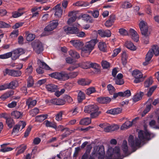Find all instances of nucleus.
<instances>
[{
    "instance_id": "obj_12",
    "label": "nucleus",
    "mask_w": 159,
    "mask_h": 159,
    "mask_svg": "<svg viewBox=\"0 0 159 159\" xmlns=\"http://www.w3.org/2000/svg\"><path fill=\"white\" fill-rule=\"evenodd\" d=\"M98 109V107L95 104L85 106L84 111L85 112L88 113H93L94 111H97Z\"/></svg>"
},
{
    "instance_id": "obj_13",
    "label": "nucleus",
    "mask_w": 159,
    "mask_h": 159,
    "mask_svg": "<svg viewBox=\"0 0 159 159\" xmlns=\"http://www.w3.org/2000/svg\"><path fill=\"white\" fill-rule=\"evenodd\" d=\"M5 73L6 74L14 77L19 76L21 75L20 71L14 70L6 69L5 70Z\"/></svg>"
},
{
    "instance_id": "obj_44",
    "label": "nucleus",
    "mask_w": 159,
    "mask_h": 159,
    "mask_svg": "<svg viewBox=\"0 0 159 159\" xmlns=\"http://www.w3.org/2000/svg\"><path fill=\"white\" fill-rule=\"evenodd\" d=\"M152 78L150 77L146 80L144 82V86L145 87L148 88L152 84Z\"/></svg>"
},
{
    "instance_id": "obj_38",
    "label": "nucleus",
    "mask_w": 159,
    "mask_h": 159,
    "mask_svg": "<svg viewBox=\"0 0 159 159\" xmlns=\"http://www.w3.org/2000/svg\"><path fill=\"white\" fill-rule=\"evenodd\" d=\"M91 122V119L89 118L86 117L82 119L80 122V123L82 125H87L90 124Z\"/></svg>"
},
{
    "instance_id": "obj_28",
    "label": "nucleus",
    "mask_w": 159,
    "mask_h": 159,
    "mask_svg": "<svg viewBox=\"0 0 159 159\" xmlns=\"http://www.w3.org/2000/svg\"><path fill=\"white\" fill-rule=\"evenodd\" d=\"M46 89L48 91L53 92L57 90V86L55 85L51 84L47 85Z\"/></svg>"
},
{
    "instance_id": "obj_26",
    "label": "nucleus",
    "mask_w": 159,
    "mask_h": 159,
    "mask_svg": "<svg viewBox=\"0 0 159 159\" xmlns=\"http://www.w3.org/2000/svg\"><path fill=\"white\" fill-rule=\"evenodd\" d=\"M24 9V8H19L17 11H13L12 13V17L14 18H16L22 16L23 12L21 11H20Z\"/></svg>"
},
{
    "instance_id": "obj_41",
    "label": "nucleus",
    "mask_w": 159,
    "mask_h": 159,
    "mask_svg": "<svg viewBox=\"0 0 159 159\" xmlns=\"http://www.w3.org/2000/svg\"><path fill=\"white\" fill-rule=\"evenodd\" d=\"M16 49L13 51L11 52V58L12 60H15L19 58L20 55H19L18 52L16 51Z\"/></svg>"
},
{
    "instance_id": "obj_23",
    "label": "nucleus",
    "mask_w": 159,
    "mask_h": 159,
    "mask_svg": "<svg viewBox=\"0 0 159 159\" xmlns=\"http://www.w3.org/2000/svg\"><path fill=\"white\" fill-rule=\"evenodd\" d=\"M122 111L121 108H117L111 109L108 110L107 113L113 115H116L120 113Z\"/></svg>"
},
{
    "instance_id": "obj_35",
    "label": "nucleus",
    "mask_w": 159,
    "mask_h": 159,
    "mask_svg": "<svg viewBox=\"0 0 159 159\" xmlns=\"http://www.w3.org/2000/svg\"><path fill=\"white\" fill-rule=\"evenodd\" d=\"M122 148L124 153L126 155H128V147L127 146V142L126 140H124L123 142Z\"/></svg>"
},
{
    "instance_id": "obj_58",
    "label": "nucleus",
    "mask_w": 159,
    "mask_h": 159,
    "mask_svg": "<svg viewBox=\"0 0 159 159\" xmlns=\"http://www.w3.org/2000/svg\"><path fill=\"white\" fill-rule=\"evenodd\" d=\"M59 130L61 131L62 132L65 131L66 132V134H69V129L67 128H64L63 127V126L62 125H59L58 127Z\"/></svg>"
},
{
    "instance_id": "obj_29",
    "label": "nucleus",
    "mask_w": 159,
    "mask_h": 159,
    "mask_svg": "<svg viewBox=\"0 0 159 159\" xmlns=\"http://www.w3.org/2000/svg\"><path fill=\"white\" fill-rule=\"evenodd\" d=\"M132 7V4L129 2H122L120 5V7L124 9H127Z\"/></svg>"
},
{
    "instance_id": "obj_62",
    "label": "nucleus",
    "mask_w": 159,
    "mask_h": 159,
    "mask_svg": "<svg viewBox=\"0 0 159 159\" xmlns=\"http://www.w3.org/2000/svg\"><path fill=\"white\" fill-rule=\"evenodd\" d=\"M156 88V87L155 86H153L150 88L147 93V96H150Z\"/></svg>"
},
{
    "instance_id": "obj_10",
    "label": "nucleus",
    "mask_w": 159,
    "mask_h": 159,
    "mask_svg": "<svg viewBox=\"0 0 159 159\" xmlns=\"http://www.w3.org/2000/svg\"><path fill=\"white\" fill-rule=\"evenodd\" d=\"M33 49L37 54H39L43 50V47L42 43L39 41H36L32 44Z\"/></svg>"
},
{
    "instance_id": "obj_8",
    "label": "nucleus",
    "mask_w": 159,
    "mask_h": 159,
    "mask_svg": "<svg viewBox=\"0 0 159 159\" xmlns=\"http://www.w3.org/2000/svg\"><path fill=\"white\" fill-rule=\"evenodd\" d=\"M132 76L135 78L134 82L138 83L140 82L143 80V75L142 73L138 70H134L132 73Z\"/></svg>"
},
{
    "instance_id": "obj_64",
    "label": "nucleus",
    "mask_w": 159,
    "mask_h": 159,
    "mask_svg": "<svg viewBox=\"0 0 159 159\" xmlns=\"http://www.w3.org/2000/svg\"><path fill=\"white\" fill-rule=\"evenodd\" d=\"M120 34L122 35H126L128 34V31L123 28H120L119 31Z\"/></svg>"
},
{
    "instance_id": "obj_4",
    "label": "nucleus",
    "mask_w": 159,
    "mask_h": 159,
    "mask_svg": "<svg viewBox=\"0 0 159 159\" xmlns=\"http://www.w3.org/2000/svg\"><path fill=\"white\" fill-rule=\"evenodd\" d=\"M97 42L96 39H93L86 42L81 48V54L83 57L89 55L94 49L96 43Z\"/></svg>"
},
{
    "instance_id": "obj_40",
    "label": "nucleus",
    "mask_w": 159,
    "mask_h": 159,
    "mask_svg": "<svg viewBox=\"0 0 159 159\" xmlns=\"http://www.w3.org/2000/svg\"><path fill=\"white\" fill-rule=\"evenodd\" d=\"M85 98L84 93L81 91H80L78 94V100L79 102H81Z\"/></svg>"
},
{
    "instance_id": "obj_57",
    "label": "nucleus",
    "mask_w": 159,
    "mask_h": 159,
    "mask_svg": "<svg viewBox=\"0 0 159 159\" xmlns=\"http://www.w3.org/2000/svg\"><path fill=\"white\" fill-rule=\"evenodd\" d=\"M96 91L95 89L93 87H90L87 89L86 90V93L88 95H90L93 93H94Z\"/></svg>"
},
{
    "instance_id": "obj_25",
    "label": "nucleus",
    "mask_w": 159,
    "mask_h": 159,
    "mask_svg": "<svg viewBox=\"0 0 159 159\" xmlns=\"http://www.w3.org/2000/svg\"><path fill=\"white\" fill-rule=\"evenodd\" d=\"M153 56V54L152 52L149 51L147 54L145 58V61L143 62V65L146 66L148 64L149 61L150 60Z\"/></svg>"
},
{
    "instance_id": "obj_27",
    "label": "nucleus",
    "mask_w": 159,
    "mask_h": 159,
    "mask_svg": "<svg viewBox=\"0 0 159 159\" xmlns=\"http://www.w3.org/2000/svg\"><path fill=\"white\" fill-rule=\"evenodd\" d=\"M125 46L128 49L134 51L135 50L136 48L133 43L130 41H127L125 43Z\"/></svg>"
},
{
    "instance_id": "obj_21",
    "label": "nucleus",
    "mask_w": 159,
    "mask_h": 159,
    "mask_svg": "<svg viewBox=\"0 0 159 159\" xmlns=\"http://www.w3.org/2000/svg\"><path fill=\"white\" fill-rule=\"evenodd\" d=\"M22 112L15 111L11 113V115L13 118L16 119H21L23 116Z\"/></svg>"
},
{
    "instance_id": "obj_5",
    "label": "nucleus",
    "mask_w": 159,
    "mask_h": 159,
    "mask_svg": "<svg viewBox=\"0 0 159 159\" xmlns=\"http://www.w3.org/2000/svg\"><path fill=\"white\" fill-rule=\"evenodd\" d=\"M79 24H76L75 25L76 27L65 26L64 27V30L66 34H75L79 37L83 38L85 37V34L84 32L79 31V29L77 27H79Z\"/></svg>"
},
{
    "instance_id": "obj_48",
    "label": "nucleus",
    "mask_w": 159,
    "mask_h": 159,
    "mask_svg": "<svg viewBox=\"0 0 159 159\" xmlns=\"http://www.w3.org/2000/svg\"><path fill=\"white\" fill-rule=\"evenodd\" d=\"M11 52H8L6 53L0 55V59H7L11 56Z\"/></svg>"
},
{
    "instance_id": "obj_46",
    "label": "nucleus",
    "mask_w": 159,
    "mask_h": 159,
    "mask_svg": "<svg viewBox=\"0 0 159 159\" xmlns=\"http://www.w3.org/2000/svg\"><path fill=\"white\" fill-rule=\"evenodd\" d=\"M34 84V81L32 77L29 76L27 80V87L28 88L32 87Z\"/></svg>"
},
{
    "instance_id": "obj_60",
    "label": "nucleus",
    "mask_w": 159,
    "mask_h": 159,
    "mask_svg": "<svg viewBox=\"0 0 159 159\" xmlns=\"http://www.w3.org/2000/svg\"><path fill=\"white\" fill-rule=\"evenodd\" d=\"M18 30H15L12 31L10 34V37L14 39L16 38L18 35Z\"/></svg>"
},
{
    "instance_id": "obj_6",
    "label": "nucleus",
    "mask_w": 159,
    "mask_h": 159,
    "mask_svg": "<svg viewBox=\"0 0 159 159\" xmlns=\"http://www.w3.org/2000/svg\"><path fill=\"white\" fill-rule=\"evenodd\" d=\"M107 155H108V157L111 159L114 157H117L118 159H122L119 158L121 155L120 149L118 147H116L113 148L111 147H109Z\"/></svg>"
},
{
    "instance_id": "obj_43",
    "label": "nucleus",
    "mask_w": 159,
    "mask_h": 159,
    "mask_svg": "<svg viewBox=\"0 0 159 159\" xmlns=\"http://www.w3.org/2000/svg\"><path fill=\"white\" fill-rule=\"evenodd\" d=\"M127 55L125 52H123L121 56V60L123 65H125L127 62Z\"/></svg>"
},
{
    "instance_id": "obj_45",
    "label": "nucleus",
    "mask_w": 159,
    "mask_h": 159,
    "mask_svg": "<svg viewBox=\"0 0 159 159\" xmlns=\"http://www.w3.org/2000/svg\"><path fill=\"white\" fill-rule=\"evenodd\" d=\"M46 126L47 127H50L56 129L57 126L53 123L49 121L48 120H46L44 121Z\"/></svg>"
},
{
    "instance_id": "obj_3",
    "label": "nucleus",
    "mask_w": 159,
    "mask_h": 159,
    "mask_svg": "<svg viewBox=\"0 0 159 159\" xmlns=\"http://www.w3.org/2000/svg\"><path fill=\"white\" fill-rule=\"evenodd\" d=\"M79 74L78 71H74L67 74L65 71L61 72H56L50 75L51 77L58 79L60 81H65L69 79H73L76 78Z\"/></svg>"
},
{
    "instance_id": "obj_37",
    "label": "nucleus",
    "mask_w": 159,
    "mask_h": 159,
    "mask_svg": "<svg viewBox=\"0 0 159 159\" xmlns=\"http://www.w3.org/2000/svg\"><path fill=\"white\" fill-rule=\"evenodd\" d=\"M98 47L100 50L103 52L106 51L107 45L104 42H99L98 44Z\"/></svg>"
},
{
    "instance_id": "obj_34",
    "label": "nucleus",
    "mask_w": 159,
    "mask_h": 159,
    "mask_svg": "<svg viewBox=\"0 0 159 159\" xmlns=\"http://www.w3.org/2000/svg\"><path fill=\"white\" fill-rule=\"evenodd\" d=\"M143 95V92H140L139 93H137L133 98V101L136 102L142 99Z\"/></svg>"
},
{
    "instance_id": "obj_51",
    "label": "nucleus",
    "mask_w": 159,
    "mask_h": 159,
    "mask_svg": "<svg viewBox=\"0 0 159 159\" xmlns=\"http://www.w3.org/2000/svg\"><path fill=\"white\" fill-rule=\"evenodd\" d=\"M21 148L20 149L18 150L16 153L17 155L23 153L26 149V146L25 145H20L17 148Z\"/></svg>"
},
{
    "instance_id": "obj_42",
    "label": "nucleus",
    "mask_w": 159,
    "mask_h": 159,
    "mask_svg": "<svg viewBox=\"0 0 159 159\" xmlns=\"http://www.w3.org/2000/svg\"><path fill=\"white\" fill-rule=\"evenodd\" d=\"M78 64H79V67L85 69L89 68L90 66V63L88 62H82Z\"/></svg>"
},
{
    "instance_id": "obj_22",
    "label": "nucleus",
    "mask_w": 159,
    "mask_h": 159,
    "mask_svg": "<svg viewBox=\"0 0 159 159\" xmlns=\"http://www.w3.org/2000/svg\"><path fill=\"white\" fill-rule=\"evenodd\" d=\"M37 101L35 100H32L31 98H29L26 101V103L28 108H32L35 105Z\"/></svg>"
},
{
    "instance_id": "obj_15",
    "label": "nucleus",
    "mask_w": 159,
    "mask_h": 159,
    "mask_svg": "<svg viewBox=\"0 0 159 159\" xmlns=\"http://www.w3.org/2000/svg\"><path fill=\"white\" fill-rule=\"evenodd\" d=\"M138 117H136L131 122L129 121H126L123 124L121 125L120 129L121 130H124L127 129L131 127L132 125L133 122L136 120L138 119Z\"/></svg>"
},
{
    "instance_id": "obj_7",
    "label": "nucleus",
    "mask_w": 159,
    "mask_h": 159,
    "mask_svg": "<svg viewBox=\"0 0 159 159\" xmlns=\"http://www.w3.org/2000/svg\"><path fill=\"white\" fill-rule=\"evenodd\" d=\"M139 28L142 34L145 36H148L150 34L148 30L147 23L143 20L141 21L139 24Z\"/></svg>"
},
{
    "instance_id": "obj_50",
    "label": "nucleus",
    "mask_w": 159,
    "mask_h": 159,
    "mask_svg": "<svg viewBox=\"0 0 159 159\" xmlns=\"http://www.w3.org/2000/svg\"><path fill=\"white\" fill-rule=\"evenodd\" d=\"M73 5L77 6H82V7H86L88 6V4H87L84 3L83 2L81 1H79L77 2L73 3Z\"/></svg>"
},
{
    "instance_id": "obj_56",
    "label": "nucleus",
    "mask_w": 159,
    "mask_h": 159,
    "mask_svg": "<svg viewBox=\"0 0 159 159\" xmlns=\"http://www.w3.org/2000/svg\"><path fill=\"white\" fill-rule=\"evenodd\" d=\"M119 94L121 95V97H128L130 96L131 92L130 90H127L123 92H121V93H119Z\"/></svg>"
},
{
    "instance_id": "obj_30",
    "label": "nucleus",
    "mask_w": 159,
    "mask_h": 159,
    "mask_svg": "<svg viewBox=\"0 0 159 159\" xmlns=\"http://www.w3.org/2000/svg\"><path fill=\"white\" fill-rule=\"evenodd\" d=\"M151 51L153 54H154L156 56L159 54V47L157 45H153L151 50L149 51Z\"/></svg>"
},
{
    "instance_id": "obj_32",
    "label": "nucleus",
    "mask_w": 159,
    "mask_h": 159,
    "mask_svg": "<svg viewBox=\"0 0 159 159\" xmlns=\"http://www.w3.org/2000/svg\"><path fill=\"white\" fill-rule=\"evenodd\" d=\"M100 127L102 128L104 131L106 132L111 131V125L109 124H102L100 125Z\"/></svg>"
},
{
    "instance_id": "obj_61",
    "label": "nucleus",
    "mask_w": 159,
    "mask_h": 159,
    "mask_svg": "<svg viewBox=\"0 0 159 159\" xmlns=\"http://www.w3.org/2000/svg\"><path fill=\"white\" fill-rule=\"evenodd\" d=\"M6 123L10 128L12 127L14 124L13 120L11 119H8L6 120Z\"/></svg>"
},
{
    "instance_id": "obj_20",
    "label": "nucleus",
    "mask_w": 159,
    "mask_h": 159,
    "mask_svg": "<svg viewBox=\"0 0 159 159\" xmlns=\"http://www.w3.org/2000/svg\"><path fill=\"white\" fill-rule=\"evenodd\" d=\"M129 34L131 36L132 38L136 42L139 41V36L137 32L134 29H130L129 30Z\"/></svg>"
},
{
    "instance_id": "obj_59",
    "label": "nucleus",
    "mask_w": 159,
    "mask_h": 159,
    "mask_svg": "<svg viewBox=\"0 0 159 159\" xmlns=\"http://www.w3.org/2000/svg\"><path fill=\"white\" fill-rule=\"evenodd\" d=\"M26 39L28 41H30L33 40L35 36L34 34H26Z\"/></svg>"
},
{
    "instance_id": "obj_16",
    "label": "nucleus",
    "mask_w": 159,
    "mask_h": 159,
    "mask_svg": "<svg viewBox=\"0 0 159 159\" xmlns=\"http://www.w3.org/2000/svg\"><path fill=\"white\" fill-rule=\"evenodd\" d=\"M98 33L102 37H110L111 35V33L109 30H99Z\"/></svg>"
},
{
    "instance_id": "obj_36",
    "label": "nucleus",
    "mask_w": 159,
    "mask_h": 159,
    "mask_svg": "<svg viewBox=\"0 0 159 159\" xmlns=\"http://www.w3.org/2000/svg\"><path fill=\"white\" fill-rule=\"evenodd\" d=\"M47 117V115H42L36 116L35 117V121L39 122H42L46 119Z\"/></svg>"
},
{
    "instance_id": "obj_17",
    "label": "nucleus",
    "mask_w": 159,
    "mask_h": 159,
    "mask_svg": "<svg viewBox=\"0 0 159 159\" xmlns=\"http://www.w3.org/2000/svg\"><path fill=\"white\" fill-rule=\"evenodd\" d=\"M60 5V4H58L53 8V9L55 10V16L58 17H61L62 13V10Z\"/></svg>"
},
{
    "instance_id": "obj_1",
    "label": "nucleus",
    "mask_w": 159,
    "mask_h": 159,
    "mask_svg": "<svg viewBox=\"0 0 159 159\" xmlns=\"http://www.w3.org/2000/svg\"><path fill=\"white\" fill-rule=\"evenodd\" d=\"M145 131L140 130L138 132V138L134 139L132 135H130L129 138V144L132 148L139 146L140 144L146 140H149L153 137V134L150 133L145 127Z\"/></svg>"
},
{
    "instance_id": "obj_18",
    "label": "nucleus",
    "mask_w": 159,
    "mask_h": 159,
    "mask_svg": "<svg viewBox=\"0 0 159 159\" xmlns=\"http://www.w3.org/2000/svg\"><path fill=\"white\" fill-rule=\"evenodd\" d=\"M116 20V17L114 15H111L109 17V19L107 20L105 23V25L107 27L111 26Z\"/></svg>"
},
{
    "instance_id": "obj_39",
    "label": "nucleus",
    "mask_w": 159,
    "mask_h": 159,
    "mask_svg": "<svg viewBox=\"0 0 159 159\" xmlns=\"http://www.w3.org/2000/svg\"><path fill=\"white\" fill-rule=\"evenodd\" d=\"M70 55L73 58L78 59L80 58L79 54L75 51L70 50L69 52Z\"/></svg>"
},
{
    "instance_id": "obj_19",
    "label": "nucleus",
    "mask_w": 159,
    "mask_h": 159,
    "mask_svg": "<svg viewBox=\"0 0 159 159\" xmlns=\"http://www.w3.org/2000/svg\"><path fill=\"white\" fill-rule=\"evenodd\" d=\"M50 102L56 105H61L65 104V102L63 100L61 99L54 98L50 100Z\"/></svg>"
},
{
    "instance_id": "obj_53",
    "label": "nucleus",
    "mask_w": 159,
    "mask_h": 159,
    "mask_svg": "<svg viewBox=\"0 0 159 159\" xmlns=\"http://www.w3.org/2000/svg\"><path fill=\"white\" fill-rule=\"evenodd\" d=\"M102 66L103 68L107 69L110 66V64L106 61H103L101 62Z\"/></svg>"
},
{
    "instance_id": "obj_11",
    "label": "nucleus",
    "mask_w": 159,
    "mask_h": 159,
    "mask_svg": "<svg viewBox=\"0 0 159 159\" xmlns=\"http://www.w3.org/2000/svg\"><path fill=\"white\" fill-rule=\"evenodd\" d=\"M37 63L39 66L40 68L37 69L36 71L39 74H42L43 72V70L41 68L46 70H49L50 69V67L45 62L40 60H39L38 61Z\"/></svg>"
},
{
    "instance_id": "obj_24",
    "label": "nucleus",
    "mask_w": 159,
    "mask_h": 159,
    "mask_svg": "<svg viewBox=\"0 0 159 159\" xmlns=\"http://www.w3.org/2000/svg\"><path fill=\"white\" fill-rule=\"evenodd\" d=\"M97 101L101 103H107L110 102L111 99L110 98L107 97L103 98H99L97 99Z\"/></svg>"
},
{
    "instance_id": "obj_47",
    "label": "nucleus",
    "mask_w": 159,
    "mask_h": 159,
    "mask_svg": "<svg viewBox=\"0 0 159 159\" xmlns=\"http://www.w3.org/2000/svg\"><path fill=\"white\" fill-rule=\"evenodd\" d=\"M107 87L110 94H112L115 92V89L111 84H108L107 85Z\"/></svg>"
},
{
    "instance_id": "obj_2",
    "label": "nucleus",
    "mask_w": 159,
    "mask_h": 159,
    "mask_svg": "<svg viewBox=\"0 0 159 159\" xmlns=\"http://www.w3.org/2000/svg\"><path fill=\"white\" fill-rule=\"evenodd\" d=\"M89 154V150H86V152L83 155L81 159H88ZM105 154L104 147L103 145L99 147L95 146L94 147L91 155L89 159H93V157L97 155H98V159H104Z\"/></svg>"
},
{
    "instance_id": "obj_52",
    "label": "nucleus",
    "mask_w": 159,
    "mask_h": 159,
    "mask_svg": "<svg viewBox=\"0 0 159 159\" xmlns=\"http://www.w3.org/2000/svg\"><path fill=\"white\" fill-rule=\"evenodd\" d=\"M80 66L79 64H76L70 66L67 68V70L70 71H72L77 69Z\"/></svg>"
},
{
    "instance_id": "obj_63",
    "label": "nucleus",
    "mask_w": 159,
    "mask_h": 159,
    "mask_svg": "<svg viewBox=\"0 0 159 159\" xmlns=\"http://www.w3.org/2000/svg\"><path fill=\"white\" fill-rule=\"evenodd\" d=\"M20 129L19 126L16 125L13 128L12 134L14 135H17Z\"/></svg>"
},
{
    "instance_id": "obj_14",
    "label": "nucleus",
    "mask_w": 159,
    "mask_h": 159,
    "mask_svg": "<svg viewBox=\"0 0 159 159\" xmlns=\"http://www.w3.org/2000/svg\"><path fill=\"white\" fill-rule=\"evenodd\" d=\"M70 42L75 48L78 49H81L84 45L83 43L79 40H71Z\"/></svg>"
},
{
    "instance_id": "obj_33",
    "label": "nucleus",
    "mask_w": 159,
    "mask_h": 159,
    "mask_svg": "<svg viewBox=\"0 0 159 159\" xmlns=\"http://www.w3.org/2000/svg\"><path fill=\"white\" fill-rule=\"evenodd\" d=\"M18 85V83L16 80L11 81L9 84H7L8 89H14L17 87Z\"/></svg>"
},
{
    "instance_id": "obj_54",
    "label": "nucleus",
    "mask_w": 159,
    "mask_h": 159,
    "mask_svg": "<svg viewBox=\"0 0 159 159\" xmlns=\"http://www.w3.org/2000/svg\"><path fill=\"white\" fill-rule=\"evenodd\" d=\"M39 111V109L38 108L35 107L31 110L30 112V115L32 116H34L38 113Z\"/></svg>"
},
{
    "instance_id": "obj_9",
    "label": "nucleus",
    "mask_w": 159,
    "mask_h": 159,
    "mask_svg": "<svg viewBox=\"0 0 159 159\" xmlns=\"http://www.w3.org/2000/svg\"><path fill=\"white\" fill-rule=\"evenodd\" d=\"M58 25V22L57 20L51 21L49 24L44 28L45 31H50L56 28Z\"/></svg>"
},
{
    "instance_id": "obj_31",
    "label": "nucleus",
    "mask_w": 159,
    "mask_h": 159,
    "mask_svg": "<svg viewBox=\"0 0 159 159\" xmlns=\"http://www.w3.org/2000/svg\"><path fill=\"white\" fill-rule=\"evenodd\" d=\"M90 83L91 81L89 80L84 79H80L78 81V84L82 85H88Z\"/></svg>"
},
{
    "instance_id": "obj_55",
    "label": "nucleus",
    "mask_w": 159,
    "mask_h": 159,
    "mask_svg": "<svg viewBox=\"0 0 159 159\" xmlns=\"http://www.w3.org/2000/svg\"><path fill=\"white\" fill-rule=\"evenodd\" d=\"M4 145H1L2 148L0 150V151L5 152L12 150V149L9 147H4Z\"/></svg>"
},
{
    "instance_id": "obj_49",
    "label": "nucleus",
    "mask_w": 159,
    "mask_h": 159,
    "mask_svg": "<svg viewBox=\"0 0 159 159\" xmlns=\"http://www.w3.org/2000/svg\"><path fill=\"white\" fill-rule=\"evenodd\" d=\"M12 93L11 92H8L0 97V98L2 99L3 100H4L10 97Z\"/></svg>"
}]
</instances>
